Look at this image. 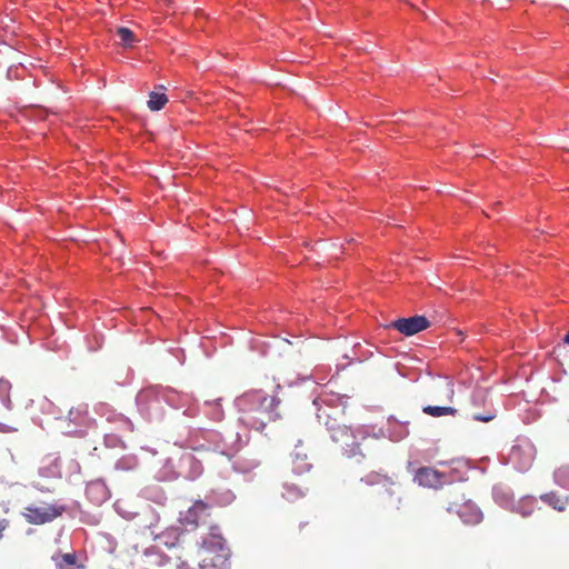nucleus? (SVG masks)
Masks as SVG:
<instances>
[{
	"label": "nucleus",
	"instance_id": "1",
	"mask_svg": "<svg viewBox=\"0 0 569 569\" xmlns=\"http://www.w3.org/2000/svg\"><path fill=\"white\" fill-rule=\"evenodd\" d=\"M279 403L277 396L267 395L261 390L246 392L236 400L241 423L257 431H262L268 423L280 417Z\"/></svg>",
	"mask_w": 569,
	"mask_h": 569
},
{
	"label": "nucleus",
	"instance_id": "2",
	"mask_svg": "<svg viewBox=\"0 0 569 569\" xmlns=\"http://www.w3.org/2000/svg\"><path fill=\"white\" fill-rule=\"evenodd\" d=\"M326 426L331 435V439L339 443L349 457H355L356 455L365 457L359 450L360 445L356 441V437L348 426L339 425L336 420H327Z\"/></svg>",
	"mask_w": 569,
	"mask_h": 569
},
{
	"label": "nucleus",
	"instance_id": "3",
	"mask_svg": "<svg viewBox=\"0 0 569 569\" xmlns=\"http://www.w3.org/2000/svg\"><path fill=\"white\" fill-rule=\"evenodd\" d=\"M66 511V507L61 505L47 506H28L24 508L22 516L27 522L31 525H44L60 517Z\"/></svg>",
	"mask_w": 569,
	"mask_h": 569
},
{
	"label": "nucleus",
	"instance_id": "4",
	"mask_svg": "<svg viewBox=\"0 0 569 569\" xmlns=\"http://www.w3.org/2000/svg\"><path fill=\"white\" fill-rule=\"evenodd\" d=\"M429 326L430 322L425 316H413L395 320L389 325V328L397 329L405 336H413L427 329Z\"/></svg>",
	"mask_w": 569,
	"mask_h": 569
},
{
	"label": "nucleus",
	"instance_id": "5",
	"mask_svg": "<svg viewBox=\"0 0 569 569\" xmlns=\"http://www.w3.org/2000/svg\"><path fill=\"white\" fill-rule=\"evenodd\" d=\"M210 509L207 502L197 500L184 513H181L180 521L182 525L197 528L201 521L210 517Z\"/></svg>",
	"mask_w": 569,
	"mask_h": 569
},
{
	"label": "nucleus",
	"instance_id": "6",
	"mask_svg": "<svg viewBox=\"0 0 569 569\" xmlns=\"http://www.w3.org/2000/svg\"><path fill=\"white\" fill-rule=\"evenodd\" d=\"M448 511H456L467 525H478L483 518L481 510L470 500L465 501L462 505L451 503L448 507Z\"/></svg>",
	"mask_w": 569,
	"mask_h": 569
},
{
	"label": "nucleus",
	"instance_id": "7",
	"mask_svg": "<svg viewBox=\"0 0 569 569\" xmlns=\"http://www.w3.org/2000/svg\"><path fill=\"white\" fill-rule=\"evenodd\" d=\"M218 529L219 528L217 526L211 527V535L213 537H216L214 531ZM217 538H218L217 545L219 548V553H217L214 556L209 553L206 557H203L199 565V569H224L226 568V563L228 560V553L226 552V550L223 548V539L220 536H217Z\"/></svg>",
	"mask_w": 569,
	"mask_h": 569
},
{
	"label": "nucleus",
	"instance_id": "8",
	"mask_svg": "<svg viewBox=\"0 0 569 569\" xmlns=\"http://www.w3.org/2000/svg\"><path fill=\"white\" fill-rule=\"evenodd\" d=\"M443 475L430 467H421L416 471L415 481L419 486L428 488H439L443 483Z\"/></svg>",
	"mask_w": 569,
	"mask_h": 569
},
{
	"label": "nucleus",
	"instance_id": "9",
	"mask_svg": "<svg viewBox=\"0 0 569 569\" xmlns=\"http://www.w3.org/2000/svg\"><path fill=\"white\" fill-rule=\"evenodd\" d=\"M310 468L311 463L307 461V455L302 452V449L299 446H297L291 455L290 473L292 476H302L308 472Z\"/></svg>",
	"mask_w": 569,
	"mask_h": 569
},
{
	"label": "nucleus",
	"instance_id": "10",
	"mask_svg": "<svg viewBox=\"0 0 569 569\" xmlns=\"http://www.w3.org/2000/svg\"><path fill=\"white\" fill-rule=\"evenodd\" d=\"M433 396L440 401L452 402L455 398V386L451 380H441L433 388Z\"/></svg>",
	"mask_w": 569,
	"mask_h": 569
},
{
	"label": "nucleus",
	"instance_id": "11",
	"mask_svg": "<svg viewBox=\"0 0 569 569\" xmlns=\"http://www.w3.org/2000/svg\"><path fill=\"white\" fill-rule=\"evenodd\" d=\"M306 491H307L306 487L295 483L291 479V476L287 475V479L283 482V492H282V496L287 500H295V499L301 498L305 496Z\"/></svg>",
	"mask_w": 569,
	"mask_h": 569
},
{
	"label": "nucleus",
	"instance_id": "12",
	"mask_svg": "<svg viewBox=\"0 0 569 569\" xmlns=\"http://www.w3.org/2000/svg\"><path fill=\"white\" fill-rule=\"evenodd\" d=\"M57 569H79L81 566L77 563L76 553H63L52 556Z\"/></svg>",
	"mask_w": 569,
	"mask_h": 569
},
{
	"label": "nucleus",
	"instance_id": "13",
	"mask_svg": "<svg viewBox=\"0 0 569 569\" xmlns=\"http://www.w3.org/2000/svg\"><path fill=\"white\" fill-rule=\"evenodd\" d=\"M540 499L557 511L566 510L568 502V498L563 499L555 492L543 493L540 496Z\"/></svg>",
	"mask_w": 569,
	"mask_h": 569
},
{
	"label": "nucleus",
	"instance_id": "14",
	"mask_svg": "<svg viewBox=\"0 0 569 569\" xmlns=\"http://www.w3.org/2000/svg\"><path fill=\"white\" fill-rule=\"evenodd\" d=\"M422 412L431 417L456 416L457 409L451 406H426Z\"/></svg>",
	"mask_w": 569,
	"mask_h": 569
},
{
	"label": "nucleus",
	"instance_id": "15",
	"mask_svg": "<svg viewBox=\"0 0 569 569\" xmlns=\"http://www.w3.org/2000/svg\"><path fill=\"white\" fill-rule=\"evenodd\" d=\"M167 102L168 98L163 92L152 91L149 94L148 107L152 111L161 110Z\"/></svg>",
	"mask_w": 569,
	"mask_h": 569
},
{
	"label": "nucleus",
	"instance_id": "16",
	"mask_svg": "<svg viewBox=\"0 0 569 569\" xmlns=\"http://www.w3.org/2000/svg\"><path fill=\"white\" fill-rule=\"evenodd\" d=\"M117 34L120 38V43L126 48H131L137 41L136 36L129 28H118Z\"/></svg>",
	"mask_w": 569,
	"mask_h": 569
},
{
	"label": "nucleus",
	"instance_id": "17",
	"mask_svg": "<svg viewBox=\"0 0 569 569\" xmlns=\"http://www.w3.org/2000/svg\"><path fill=\"white\" fill-rule=\"evenodd\" d=\"M553 478L557 485L569 490V466L558 468L553 473Z\"/></svg>",
	"mask_w": 569,
	"mask_h": 569
},
{
	"label": "nucleus",
	"instance_id": "18",
	"mask_svg": "<svg viewBox=\"0 0 569 569\" xmlns=\"http://www.w3.org/2000/svg\"><path fill=\"white\" fill-rule=\"evenodd\" d=\"M11 389V385L6 379H0V398L2 402L9 408L10 407V398H9V391Z\"/></svg>",
	"mask_w": 569,
	"mask_h": 569
},
{
	"label": "nucleus",
	"instance_id": "19",
	"mask_svg": "<svg viewBox=\"0 0 569 569\" xmlns=\"http://www.w3.org/2000/svg\"><path fill=\"white\" fill-rule=\"evenodd\" d=\"M496 417V412L493 410H489L487 411V413L485 415H481V413H475L473 415V420L476 421H481V422H489L491 421L492 419H495Z\"/></svg>",
	"mask_w": 569,
	"mask_h": 569
},
{
	"label": "nucleus",
	"instance_id": "20",
	"mask_svg": "<svg viewBox=\"0 0 569 569\" xmlns=\"http://www.w3.org/2000/svg\"><path fill=\"white\" fill-rule=\"evenodd\" d=\"M10 521L8 519L0 518V539L3 537V531L9 527Z\"/></svg>",
	"mask_w": 569,
	"mask_h": 569
},
{
	"label": "nucleus",
	"instance_id": "21",
	"mask_svg": "<svg viewBox=\"0 0 569 569\" xmlns=\"http://www.w3.org/2000/svg\"><path fill=\"white\" fill-rule=\"evenodd\" d=\"M486 398H487V396H486V392H483V391H477L473 393L475 401L479 400L481 402H485Z\"/></svg>",
	"mask_w": 569,
	"mask_h": 569
},
{
	"label": "nucleus",
	"instance_id": "22",
	"mask_svg": "<svg viewBox=\"0 0 569 569\" xmlns=\"http://www.w3.org/2000/svg\"><path fill=\"white\" fill-rule=\"evenodd\" d=\"M17 431V428L7 426L6 423L0 422V432H13Z\"/></svg>",
	"mask_w": 569,
	"mask_h": 569
},
{
	"label": "nucleus",
	"instance_id": "23",
	"mask_svg": "<svg viewBox=\"0 0 569 569\" xmlns=\"http://www.w3.org/2000/svg\"><path fill=\"white\" fill-rule=\"evenodd\" d=\"M81 412L86 413V410L80 411V410L78 409V410H77V416H74V417H73L74 412H73V410H70V412H69V418H70V420L78 421V420H79V417H78V416H79Z\"/></svg>",
	"mask_w": 569,
	"mask_h": 569
},
{
	"label": "nucleus",
	"instance_id": "24",
	"mask_svg": "<svg viewBox=\"0 0 569 569\" xmlns=\"http://www.w3.org/2000/svg\"><path fill=\"white\" fill-rule=\"evenodd\" d=\"M370 478H371L370 476H369V477H367V480H366V481H367L368 483H379V482H381V480H382L381 476H379V475L375 476V479H373V480H369Z\"/></svg>",
	"mask_w": 569,
	"mask_h": 569
},
{
	"label": "nucleus",
	"instance_id": "25",
	"mask_svg": "<svg viewBox=\"0 0 569 569\" xmlns=\"http://www.w3.org/2000/svg\"><path fill=\"white\" fill-rule=\"evenodd\" d=\"M563 342L569 345V331L566 333Z\"/></svg>",
	"mask_w": 569,
	"mask_h": 569
}]
</instances>
